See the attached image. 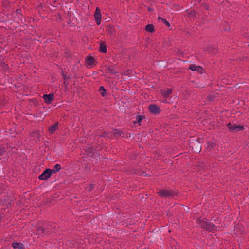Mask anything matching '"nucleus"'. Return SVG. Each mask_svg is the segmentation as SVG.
I'll return each instance as SVG.
<instances>
[{
    "instance_id": "nucleus-1",
    "label": "nucleus",
    "mask_w": 249,
    "mask_h": 249,
    "mask_svg": "<svg viewBox=\"0 0 249 249\" xmlns=\"http://www.w3.org/2000/svg\"><path fill=\"white\" fill-rule=\"evenodd\" d=\"M197 223L201 228L205 229L206 231H209L210 232H213L216 231L217 226L215 225V224L209 222L207 219H199L197 221Z\"/></svg>"
},
{
    "instance_id": "nucleus-2",
    "label": "nucleus",
    "mask_w": 249,
    "mask_h": 249,
    "mask_svg": "<svg viewBox=\"0 0 249 249\" xmlns=\"http://www.w3.org/2000/svg\"><path fill=\"white\" fill-rule=\"evenodd\" d=\"M55 227L54 224L48 225L44 224L37 228L38 232L39 234H48L51 232L54 231L53 228Z\"/></svg>"
},
{
    "instance_id": "nucleus-3",
    "label": "nucleus",
    "mask_w": 249,
    "mask_h": 249,
    "mask_svg": "<svg viewBox=\"0 0 249 249\" xmlns=\"http://www.w3.org/2000/svg\"><path fill=\"white\" fill-rule=\"evenodd\" d=\"M158 194L163 198H174L177 196V193L171 189H161L158 192Z\"/></svg>"
},
{
    "instance_id": "nucleus-4",
    "label": "nucleus",
    "mask_w": 249,
    "mask_h": 249,
    "mask_svg": "<svg viewBox=\"0 0 249 249\" xmlns=\"http://www.w3.org/2000/svg\"><path fill=\"white\" fill-rule=\"evenodd\" d=\"M52 169H46L39 176L38 178L40 180H45L47 179L52 174Z\"/></svg>"
},
{
    "instance_id": "nucleus-5",
    "label": "nucleus",
    "mask_w": 249,
    "mask_h": 249,
    "mask_svg": "<svg viewBox=\"0 0 249 249\" xmlns=\"http://www.w3.org/2000/svg\"><path fill=\"white\" fill-rule=\"evenodd\" d=\"M192 150L196 153H199L200 152L201 149V146L199 142L198 141H195L192 143Z\"/></svg>"
},
{
    "instance_id": "nucleus-6",
    "label": "nucleus",
    "mask_w": 249,
    "mask_h": 249,
    "mask_svg": "<svg viewBox=\"0 0 249 249\" xmlns=\"http://www.w3.org/2000/svg\"><path fill=\"white\" fill-rule=\"evenodd\" d=\"M150 112L153 114H157L160 113V107L155 104H151L148 107Z\"/></svg>"
},
{
    "instance_id": "nucleus-7",
    "label": "nucleus",
    "mask_w": 249,
    "mask_h": 249,
    "mask_svg": "<svg viewBox=\"0 0 249 249\" xmlns=\"http://www.w3.org/2000/svg\"><path fill=\"white\" fill-rule=\"evenodd\" d=\"M53 96V94H44L43 96V98L46 103L50 104L54 99Z\"/></svg>"
},
{
    "instance_id": "nucleus-8",
    "label": "nucleus",
    "mask_w": 249,
    "mask_h": 249,
    "mask_svg": "<svg viewBox=\"0 0 249 249\" xmlns=\"http://www.w3.org/2000/svg\"><path fill=\"white\" fill-rule=\"evenodd\" d=\"M189 69L192 71H198L200 73H202L203 71V69L202 67L199 66H196L195 64L191 65L189 66Z\"/></svg>"
},
{
    "instance_id": "nucleus-9",
    "label": "nucleus",
    "mask_w": 249,
    "mask_h": 249,
    "mask_svg": "<svg viewBox=\"0 0 249 249\" xmlns=\"http://www.w3.org/2000/svg\"><path fill=\"white\" fill-rule=\"evenodd\" d=\"M244 127L243 125H233L232 127H230V131L232 132L243 130Z\"/></svg>"
},
{
    "instance_id": "nucleus-10",
    "label": "nucleus",
    "mask_w": 249,
    "mask_h": 249,
    "mask_svg": "<svg viewBox=\"0 0 249 249\" xmlns=\"http://www.w3.org/2000/svg\"><path fill=\"white\" fill-rule=\"evenodd\" d=\"M107 33L111 36H115V28L113 25H109L107 27Z\"/></svg>"
},
{
    "instance_id": "nucleus-11",
    "label": "nucleus",
    "mask_w": 249,
    "mask_h": 249,
    "mask_svg": "<svg viewBox=\"0 0 249 249\" xmlns=\"http://www.w3.org/2000/svg\"><path fill=\"white\" fill-rule=\"evenodd\" d=\"M172 92V89H167L162 90L161 91V93L162 96L165 98L168 97L170 94H171Z\"/></svg>"
},
{
    "instance_id": "nucleus-12",
    "label": "nucleus",
    "mask_w": 249,
    "mask_h": 249,
    "mask_svg": "<svg viewBox=\"0 0 249 249\" xmlns=\"http://www.w3.org/2000/svg\"><path fill=\"white\" fill-rule=\"evenodd\" d=\"M14 249H24V245L22 243L18 242H14L12 244Z\"/></svg>"
},
{
    "instance_id": "nucleus-13",
    "label": "nucleus",
    "mask_w": 249,
    "mask_h": 249,
    "mask_svg": "<svg viewBox=\"0 0 249 249\" xmlns=\"http://www.w3.org/2000/svg\"><path fill=\"white\" fill-rule=\"evenodd\" d=\"M58 122H56L53 125L49 127V131L51 134H53L57 129Z\"/></svg>"
},
{
    "instance_id": "nucleus-14",
    "label": "nucleus",
    "mask_w": 249,
    "mask_h": 249,
    "mask_svg": "<svg viewBox=\"0 0 249 249\" xmlns=\"http://www.w3.org/2000/svg\"><path fill=\"white\" fill-rule=\"evenodd\" d=\"M95 61V59L92 56H89L88 57H87V59H86V63L88 65H90V66L92 65L94 63Z\"/></svg>"
},
{
    "instance_id": "nucleus-15",
    "label": "nucleus",
    "mask_w": 249,
    "mask_h": 249,
    "mask_svg": "<svg viewBox=\"0 0 249 249\" xmlns=\"http://www.w3.org/2000/svg\"><path fill=\"white\" fill-rule=\"evenodd\" d=\"M96 136H99L100 137H107L108 138H110L111 136V133H107L106 132H101L100 133L99 132H97L95 134Z\"/></svg>"
},
{
    "instance_id": "nucleus-16",
    "label": "nucleus",
    "mask_w": 249,
    "mask_h": 249,
    "mask_svg": "<svg viewBox=\"0 0 249 249\" xmlns=\"http://www.w3.org/2000/svg\"><path fill=\"white\" fill-rule=\"evenodd\" d=\"M170 246L172 249H179V246L177 244L176 241L173 239L170 240Z\"/></svg>"
},
{
    "instance_id": "nucleus-17",
    "label": "nucleus",
    "mask_w": 249,
    "mask_h": 249,
    "mask_svg": "<svg viewBox=\"0 0 249 249\" xmlns=\"http://www.w3.org/2000/svg\"><path fill=\"white\" fill-rule=\"evenodd\" d=\"M145 117L144 116L138 115L136 117L135 120L133 121L134 124L139 123V125H140V122L144 119Z\"/></svg>"
},
{
    "instance_id": "nucleus-18",
    "label": "nucleus",
    "mask_w": 249,
    "mask_h": 249,
    "mask_svg": "<svg viewBox=\"0 0 249 249\" xmlns=\"http://www.w3.org/2000/svg\"><path fill=\"white\" fill-rule=\"evenodd\" d=\"M94 18H101V14L100 10V9L98 7H96L95 12L94 14Z\"/></svg>"
},
{
    "instance_id": "nucleus-19",
    "label": "nucleus",
    "mask_w": 249,
    "mask_h": 249,
    "mask_svg": "<svg viewBox=\"0 0 249 249\" xmlns=\"http://www.w3.org/2000/svg\"><path fill=\"white\" fill-rule=\"evenodd\" d=\"M145 29L147 32L152 33L154 31V26L153 24H148L146 26Z\"/></svg>"
},
{
    "instance_id": "nucleus-20",
    "label": "nucleus",
    "mask_w": 249,
    "mask_h": 249,
    "mask_svg": "<svg viewBox=\"0 0 249 249\" xmlns=\"http://www.w3.org/2000/svg\"><path fill=\"white\" fill-rule=\"evenodd\" d=\"M99 51L104 53L107 52V46L102 42L100 45Z\"/></svg>"
},
{
    "instance_id": "nucleus-21",
    "label": "nucleus",
    "mask_w": 249,
    "mask_h": 249,
    "mask_svg": "<svg viewBox=\"0 0 249 249\" xmlns=\"http://www.w3.org/2000/svg\"><path fill=\"white\" fill-rule=\"evenodd\" d=\"M158 20L159 21H161L162 22H163V23H164L167 26H168V27H170V23H169L168 21H167V20H166L165 19L162 18V17H159L158 18Z\"/></svg>"
},
{
    "instance_id": "nucleus-22",
    "label": "nucleus",
    "mask_w": 249,
    "mask_h": 249,
    "mask_svg": "<svg viewBox=\"0 0 249 249\" xmlns=\"http://www.w3.org/2000/svg\"><path fill=\"white\" fill-rule=\"evenodd\" d=\"M60 169H61L60 165L57 164L54 166L53 169L52 170V173H56V172L59 171Z\"/></svg>"
},
{
    "instance_id": "nucleus-23",
    "label": "nucleus",
    "mask_w": 249,
    "mask_h": 249,
    "mask_svg": "<svg viewBox=\"0 0 249 249\" xmlns=\"http://www.w3.org/2000/svg\"><path fill=\"white\" fill-rule=\"evenodd\" d=\"M107 71L108 72L112 74H115L116 72L115 70L112 66H108L107 68Z\"/></svg>"
},
{
    "instance_id": "nucleus-24",
    "label": "nucleus",
    "mask_w": 249,
    "mask_h": 249,
    "mask_svg": "<svg viewBox=\"0 0 249 249\" xmlns=\"http://www.w3.org/2000/svg\"><path fill=\"white\" fill-rule=\"evenodd\" d=\"M99 91H100L101 95L103 97L107 94L106 90L103 86H101L99 88Z\"/></svg>"
},
{
    "instance_id": "nucleus-25",
    "label": "nucleus",
    "mask_w": 249,
    "mask_h": 249,
    "mask_svg": "<svg viewBox=\"0 0 249 249\" xmlns=\"http://www.w3.org/2000/svg\"><path fill=\"white\" fill-rule=\"evenodd\" d=\"M31 136L33 137H35L37 140L39 139V134L38 131H35L31 134Z\"/></svg>"
},
{
    "instance_id": "nucleus-26",
    "label": "nucleus",
    "mask_w": 249,
    "mask_h": 249,
    "mask_svg": "<svg viewBox=\"0 0 249 249\" xmlns=\"http://www.w3.org/2000/svg\"><path fill=\"white\" fill-rule=\"evenodd\" d=\"M114 135H115L116 137H119L121 135V132L120 131H119L118 130H115V131L114 132Z\"/></svg>"
},
{
    "instance_id": "nucleus-27",
    "label": "nucleus",
    "mask_w": 249,
    "mask_h": 249,
    "mask_svg": "<svg viewBox=\"0 0 249 249\" xmlns=\"http://www.w3.org/2000/svg\"><path fill=\"white\" fill-rule=\"evenodd\" d=\"M5 152V149L4 146L1 145L0 146V156L3 155V154Z\"/></svg>"
},
{
    "instance_id": "nucleus-28",
    "label": "nucleus",
    "mask_w": 249,
    "mask_h": 249,
    "mask_svg": "<svg viewBox=\"0 0 249 249\" xmlns=\"http://www.w3.org/2000/svg\"><path fill=\"white\" fill-rule=\"evenodd\" d=\"M208 100H210V101H213L214 100V96L213 95H209V96L208 97Z\"/></svg>"
},
{
    "instance_id": "nucleus-29",
    "label": "nucleus",
    "mask_w": 249,
    "mask_h": 249,
    "mask_svg": "<svg viewBox=\"0 0 249 249\" xmlns=\"http://www.w3.org/2000/svg\"><path fill=\"white\" fill-rule=\"evenodd\" d=\"M202 5H203V6L204 7V8L205 9H206L207 10H209V6L206 4V3H202Z\"/></svg>"
},
{
    "instance_id": "nucleus-30",
    "label": "nucleus",
    "mask_w": 249,
    "mask_h": 249,
    "mask_svg": "<svg viewBox=\"0 0 249 249\" xmlns=\"http://www.w3.org/2000/svg\"><path fill=\"white\" fill-rule=\"evenodd\" d=\"M63 77L65 80H68L70 78V76H68L65 74H63Z\"/></svg>"
},
{
    "instance_id": "nucleus-31",
    "label": "nucleus",
    "mask_w": 249,
    "mask_h": 249,
    "mask_svg": "<svg viewBox=\"0 0 249 249\" xmlns=\"http://www.w3.org/2000/svg\"><path fill=\"white\" fill-rule=\"evenodd\" d=\"M97 25H100L101 23V18H95Z\"/></svg>"
},
{
    "instance_id": "nucleus-32",
    "label": "nucleus",
    "mask_w": 249,
    "mask_h": 249,
    "mask_svg": "<svg viewBox=\"0 0 249 249\" xmlns=\"http://www.w3.org/2000/svg\"><path fill=\"white\" fill-rule=\"evenodd\" d=\"M93 188V186L92 184H90L88 188V190L89 191H91L92 188Z\"/></svg>"
},
{
    "instance_id": "nucleus-33",
    "label": "nucleus",
    "mask_w": 249,
    "mask_h": 249,
    "mask_svg": "<svg viewBox=\"0 0 249 249\" xmlns=\"http://www.w3.org/2000/svg\"><path fill=\"white\" fill-rule=\"evenodd\" d=\"M232 124L231 123H229L227 124V126L228 127L229 129L230 130V127H232Z\"/></svg>"
},
{
    "instance_id": "nucleus-34",
    "label": "nucleus",
    "mask_w": 249,
    "mask_h": 249,
    "mask_svg": "<svg viewBox=\"0 0 249 249\" xmlns=\"http://www.w3.org/2000/svg\"><path fill=\"white\" fill-rule=\"evenodd\" d=\"M147 10L149 11H153L152 9L150 7H148L147 8Z\"/></svg>"
},
{
    "instance_id": "nucleus-35",
    "label": "nucleus",
    "mask_w": 249,
    "mask_h": 249,
    "mask_svg": "<svg viewBox=\"0 0 249 249\" xmlns=\"http://www.w3.org/2000/svg\"><path fill=\"white\" fill-rule=\"evenodd\" d=\"M64 83V84H65L66 86H67V85H68V83H66V82L65 81L64 82V83Z\"/></svg>"
},
{
    "instance_id": "nucleus-36",
    "label": "nucleus",
    "mask_w": 249,
    "mask_h": 249,
    "mask_svg": "<svg viewBox=\"0 0 249 249\" xmlns=\"http://www.w3.org/2000/svg\"><path fill=\"white\" fill-rule=\"evenodd\" d=\"M20 11V10H17V13H19V11Z\"/></svg>"
},
{
    "instance_id": "nucleus-37",
    "label": "nucleus",
    "mask_w": 249,
    "mask_h": 249,
    "mask_svg": "<svg viewBox=\"0 0 249 249\" xmlns=\"http://www.w3.org/2000/svg\"><path fill=\"white\" fill-rule=\"evenodd\" d=\"M20 11V10H17V13H19V11Z\"/></svg>"
},
{
    "instance_id": "nucleus-38",
    "label": "nucleus",
    "mask_w": 249,
    "mask_h": 249,
    "mask_svg": "<svg viewBox=\"0 0 249 249\" xmlns=\"http://www.w3.org/2000/svg\"><path fill=\"white\" fill-rule=\"evenodd\" d=\"M199 1H201V0H199Z\"/></svg>"
}]
</instances>
